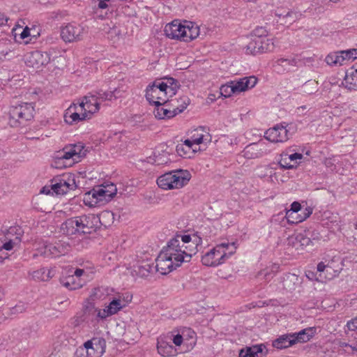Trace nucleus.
Listing matches in <instances>:
<instances>
[{
    "instance_id": "a19ab883",
    "label": "nucleus",
    "mask_w": 357,
    "mask_h": 357,
    "mask_svg": "<svg viewBox=\"0 0 357 357\" xmlns=\"http://www.w3.org/2000/svg\"><path fill=\"white\" fill-rule=\"evenodd\" d=\"M278 266H273L272 268H267L258 272L257 278L262 277L266 282H268L275 275L278 271Z\"/></svg>"
},
{
    "instance_id": "338daca9",
    "label": "nucleus",
    "mask_w": 357,
    "mask_h": 357,
    "mask_svg": "<svg viewBox=\"0 0 357 357\" xmlns=\"http://www.w3.org/2000/svg\"><path fill=\"white\" fill-rule=\"evenodd\" d=\"M9 20L5 15L0 13V27L6 26Z\"/></svg>"
},
{
    "instance_id": "e2e57ef3",
    "label": "nucleus",
    "mask_w": 357,
    "mask_h": 357,
    "mask_svg": "<svg viewBox=\"0 0 357 357\" xmlns=\"http://www.w3.org/2000/svg\"><path fill=\"white\" fill-rule=\"evenodd\" d=\"M183 335L180 334H177L173 338V342L176 346H180L183 342Z\"/></svg>"
},
{
    "instance_id": "dca6fc26",
    "label": "nucleus",
    "mask_w": 357,
    "mask_h": 357,
    "mask_svg": "<svg viewBox=\"0 0 357 357\" xmlns=\"http://www.w3.org/2000/svg\"><path fill=\"white\" fill-rule=\"evenodd\" d=\"M79 107L82 111L84 110L90 119L93 114L97 113L100 110V104L93 92L83 98L79 104Z\"/></svg>"
},
{
    "instance_id": "9b49d317",
    "label": "nucleus",
    "mask_w": 357,
    "mask_h": 357,
    "mask_svg": "<svg viewBox=\"0 0 357 357\" xmlns=\"http://www.w3.org/2000/svg\"><path fill=\"white\" fill-rule=\"evenodd\" d=\"M75 218L80 234H91L96 228L98 222L100 221V218L93 214L83 215Z\"/></svg>"
},
{
    "instance_id": "e433bc0d",
    "label": "nucleus",
    "mask_w": 357,
    "mask_h": 357,
    "mask_svg": "<svg viewBox=\"0 0 357 357\" xmlns=\"http://www.w3.org/2000/svg\"><path fill=\"white\" fill-rule=\"evenodd\" d=\"M317 271L319 272V273H321V275H323V280H331L335 276V271H334L331 266L324 264V262L318 264Z\"/></svg>"
},
{
    "instance_id": "1a4fd4ad",
    "label": "nucleus",
    "mask_w": 357,
    "mask_h": 357,
    "mask_svg": "<svg viewBox=\"0 0 357 357\" xmlns=\"http://www.w3.org/2000/svg\"><path fill=\"white\" fill-rule=\"evenodd\" d=\"M84 33L82 25L70 23L61 27V37L66 43H74L82 40Z\"/></svg>"
},
{
    "instance_id": "7ed1b4c3",
    "label": "nucleus",
    "mask_w": 357,
    "mask_h": 357,
    "mask_svg": "<svg viewBox=\"0 0 357 357\" xmlns=\"http://www.w3.org/2000/svg\"><path fill=\"white\" fill-rule=\"evenodd\" d=\"M191 177L189 171L177 169L159 176L157 179V184L164 190L180 189L188 183Z\"/></svg>"
},
{
    "instance_id": "c03bdc74",
    "label": "nucleus",
    "mask_w": 357,
    "mask_h": 357,
    "mask_svg": "<svg viewBox=\"0 0 357 357\" xmlns=\"http://www.w3.org/2000/svg\"><path fill=\"white\" fill-rule=\"evenodd\" d=\"M275 15L278 17L281 20H284L287 18V16H290L291 19L289 20H285L284 23L291 24L295 22L298 18L297 13H295L291 10L283 11L280 12V10L276 11Z\"/></svg>"
},
{
    "instance_id": "cd10ccee",
    "label": "nucleus",
    "mask_w": 357,
    "mask_h": 357,
    "mask_svg": "<svg viewBox=\"0 0 357 357\" xmlns=\"http://www.w3.org/2000/svg\"><path fill=\"white\" fill-rule=\"evenodd\" d=\"M109 188H112V191H107V187L102 186V188H99L96 190V195L98 200H100V204H104L108 202L111 200V199L116 195V188L114 185H109Z\"/></svg>"
},
{
    "instance_id": "49530a36",
    "label": "nucleus",
    "mask_w": 357,
    "mask_h": 357,
    "mask_svg": "<svg viewBox=\"0 0 357 357\" xmlns=\"http://www.w3.org/2000/svg\"><path fill=\"white\" fill-rule=\"evenodd\" d=\"M50 243H45L42 247L38 248L36 252L33 255V257L36 258L38 256L44 257H53V254L49 251Z\"/></svg>"
},
{
    "instance_id": "f3484780",
    "label": "nucleus",
    "mask_w": 357,
    "mask_h": 357,
    "mask_svg": "<svg viewBox=\"0 0 357 357\" xmlns=\"http://www.w3.org/2000/svg\"><path fill=\"white\" fill-rule=\"evenodd\" d=\"M78 107L79 105L73 103L65 111L63 119L66 123L73 125L81 121L89 119V116L84 112L81 114L77 112Z\"/></svg>"
},
{
    "instance_id": "f257e3e1",
    "label": "nucleus",
    "mask_w": 357,
    "mask_h": 357,
    "mask_svg": "<svg viewBox=\"0 0 357 357\" xmlns=\"http://www.w3.org/2000/svg\"><path fill=\"white\" fill-rule=\"evenodd\" d=\"M182 242L171 239L166 247L163 248L156 259L157 271L162 275L167 274L180 266L183 262L190 261L193 255L197 251V245L201 240H195L192 244L183 248Z\"/></svg>"
},
{
    "instance_id": "f704fd0d",
    "label": "nucleus",
    "mask_w": 357,
    "mask_h": 357,
    "mask_svg": "<svg viewBox=\"0 0 357 357\" xmlns=\"http://www.w3.org/2000/svg\"><path fill=\"white\" fill-rule=\"evenodd\" d=\"M16 243L13 240H9L3 243L0 241V262H3L6 259L8 258V251L12 250Z\"/></svg>"
},
{
    "instance_id": "0e129e2a",
    "label": "nucleus",
    "mask_w": 357,
    "mask_h": 357,
    "mask_svg": "<svg viewBox=\"0 0 357 357\" xmlns=\"http://www.w3.org/2000/svg\"><path fill=\"white\" fill-rule=\"evenodd\" d=\"M344 81L346 88H347L349 91L356 90V85L355 84H352L351 82H349V78L347 77L345 78Z\"/></svg>"
},
{
    "instance_id": "de8ad7c7",
    "label": "nucleus",
    "mask_w": 357,
    "mask_h": 357,
    "mask_svg": "<svg viewBox=\"0 0 357 357\" xmlns=\"http://www.w3.org/2000/svg\"><path fill=\"white\" fill-rule=\"evenodd\" d=\"M285 218L290 224H298L303 222L301 215L293 213L292 211H286Z\"/></svg>"
},
{
    "instance_id": "423d86ee",
    "label": "nucleus",
    "mask_w": 357,
    "mask_h": 357,
    "mask_svg": "<svg viewBox=\"0 0 357 357\" xmlns=\"http://www.w3.org/2000/svg\"><path fill=\"white\" fill-rule=\"evenodd\" d=\"M33 103L23 102L13 106L9 111V123L12 127H16L33 119L34 114Z\"/></svg>"
},
{
    "instance_id": "c756f323",
    "label": "nucleus",
    "mask_w": 357,
    "mask_h": 357,
    "mask_svg": "<svg viewBox=\"0 0 357 357\" xmlns=\"http://www.w3.org/2000/svg\"><path fill=\"white\" fill-rule=\"evenodd\" d=\"M70 246L68 243L59 241L55 243H50L49 251L53 254V257L64 255L70 250Z\"/></svg>"
},
{
    "instance_id": "a878e982",
    "label": "nucleus",
    "mask_w": 357,
    "mask_h": 357,
    "mask_svg": "<svg viewBox=\"0 0 357 357\" xmlns=\"http://www.w3.org/2000/svg\"><path fill=\"white\" fill-rule=\"evenodd\" d=\"M61 231L68 236L80 235L75 218L68 219L61 225Z\"/></svg>"
},
{
    "instance_id": "58836bf2",
    "label": "nucleus",
    "mask_w": 357,
    "mask_h": 357,
    "mask_svg": "<svg viewBox=\"0 0 357 357\" xmlns=\"http://www.w3.org/2000/svg\"><path fill=\"white\" fill-rule=\"evenodd\" d=\"M93 93L95 94L96 97L97 98V100L99 102V104L100 105L102 102L107 101V100H112L113 98H115L114 96V91H102L99 90L97 91H94Z\"/></svg>"
},
{
    "instance_id": "5701e85b",
    "label": "nucleus",
    "mask_w": 357,
    "mask_h": 357,
    "mask_svg": "<svg viewBox=\"0 0 357 357\" xmlns=\"http://www.w3.org/2000/svg\"><path fill=\"white\" fill-rule=\"evenodd\" d=\"M289 243L291 244L296 250L303 249L312 244L311 239L305 234L299 233L295 236L289 238Z\"/></svg>"
},
{
    "instance_id": "37998d69",
    "label": "nucleus",
    "mask_w": 357,
    "mask_h": 357,
    "mask_svg": "<svg viewBox=\"0 0 357 357\" xmlns=\"http://www.w3.org/2000/svg\"><path fill=\"white\" fill-rule=\"evenodd\" d=\"M173 240H178V241L182 242L180 245H182L183 248H185V245L192 244L195 240L197 241L202 238L197 236L196 235H193L192 237L190 235H182V236H176L175 238H172Z\"/></svg>"
},
{
    "instance_id": "f8f14e48",
    "label": "nucleus",
    "mask_w": 357,
    "mask_h": 357,
    "mask_svg": "<svg viewBox=\"0 0 357 357\" xmlns=\"http://www.w3.org/2000/svg\"><path fill=\"white\" fill-rule=\"evenodd\" d=\"M76 187L75 176L72 174H63L52 185V189L57 195L66 194Z\"/></svg>"
},
{
    "instance_id": "f03ea898",
    "label": "nucleus",
    "mask_w": 357,
    "mask_h": 357,
    "mask_svg": "<svg viewBox=\"0 0 357 357\" xmlns=\"http://www.w3.org/2000/svg\"><path fill=\"white\" fill-rule=\"evenodd\" d=\"M236 243L223 242L217 244L213 249L207 252L202 257L203 265L206 266H217L236 252Z\"/></svg>"
},
{
    "instance_id": "473e14b6",
    "label": "nucleus",
    "mask_w": 357,
    "mask_h": 357,
    "mask_svg": "<svg viewBox=\"0 0 357 357\" xmlns=\"http://www.w3.org/2000/svg\"><path fill=\"white\" fill-rule=\"evenodd\" d=\"M301 280L296 274L287 273L284 278L283 286L286 289L292 291L294 290L297 286L301 284Z\"/></svg>"
},
{
    "instance_id": "4be33fe9",
    "label": "nucleus",
    "mask_w": 357,
    "mask_h": 357,
    "mask_svg": "<svg viewBox=\"0 0 357 357\" xmlns=\"http://www.w3.org/2000/svg\"><path fill=\"white\" fill-rule=\"evenodd\" d=\"M62 284L70 290L78 289L84 286L86 283L85 278L77 277L75 275V270L73 274L68 275L61 280Z\"/></svg>"
},
{
    "instance_id": "b1692460",
    "label": "nucleus",
    "mask_w": 357,
    "mask_h": 357,
    "mask_svg": "<svg viewBox=\"0 0 357 357\" xmlns=\"http://www.w3.org/2000/svg\"><path fill=\"white\" fill-rule=\"evenodd\" d=\"M316 333V328L309 327L301 330L298 333H291L294 344L308 342Z\"/></svg>"
},
{
    "instance_id": "8fccbe9b",
    "label": "nucleus",
    "mask_w": 357,
    "mask_h": 357,
    "mask_svg": "<svg viewBox=\"0 0 357 357\" xmlns=\"http://www.w3.org/2000/svg\"><path fill=\"white\" fill-rule=\"evenodd\" d=\"M220 93L225 97H229L232 94L236 93V92H234V85L231 84V82L227 84L221 86Z\"/></svg>"
},
{
    "instance_id": "680f3d73",
    "label": "nucleus",
    "mask_w": 357,
    "mask_h": 357,
    "mask_svg": "<svg viewBox=\"0 0 357 357\" xmlns=\"http://www.w3.org/2000/svg\"><path fill=\"white\" fill-rule=\"evenodd\" d=\"M312 213V208L310 207H307L304 209V211L302 212L301 218L303 219V221L305 220Z\"/></svg>"
},
{
    "instance_id": "774afa93",
    "label": "nucleus",
    "mask_w": 357,
    "mask_h": 357,
    "mask_svg": "<svg viewBox=\"0 0 357 357\" xmlns=\"http://www.w3.org/2000/svg\"><path fill=\"white\" fill-rule=\"evenodd\" d=\"M98 3L97 6L100 9H106L109 7V3L103 0L96 1Z\"/></svg>"
},
{
    "instance_id": "6e6d98bb",
    "label": "nucleus",
    "mask_w": 357,
    "mask_h": 357,
    "mask_svg": "<svg viewBox=\"0 0 357 357\" xmlns=\"http://www.w3.org/2000/svg\"><path fill=\"white\" fill-rule=\"evenodd\" d=\"M305 276L310 280H316L318 282H324L323 280V275H321V273H319V276H317V273L307 271L305 272Z\"/></svg>"
},
{
    "instance_id": "bf43d9fd",
    "label": "nucleus",
    "mask_w": 357,
    "mask_h": 357,
    "mask_svg": "<svg viewBox=\"0 0 357 357\" xmlns=\"http://www.w3.org/2000/svg\"><path fill=\"white\" fill-rule=\"evenodd\" d=\"M60 158L65 160L73 158L74 160H77L75 156V153L68 152V150H66L65 149H63V154L60 156Z\"/></svg>"
},
{
    "instance_id": "0eeeda50",
    "label": "nucleus",
    "mask_w": 357,
    "mask_h": 357,
    "mask_svg": "<svg viewBox=\"0 0 357 357\" xmlns=\"http://www.w3.org/2000/svg\"><path fill=\"white\" fill-rule=\"evenodd\" d=\"M132 295L129 294H118L109 302V305L100 311L98 316L101 320L118 313L125 307L132 300Z\"/></svg>"
},
{
    "instance_id": "864d4df0",
    "label": "nucleus",
    "mask_w": 357,
    "mask_h": 357,
    "mask_svg": "<svg viewBox=\"0 0 357 357\" xmlns=\"http://www.w3.org/2000/svg\"><path fill=\"white\" fill-rule=\"evenodd\" d=\"M122 35L121 31L120 29L116 26H114L112 28L110 29V30L108 31V36L109 38H110L111 40H116L119 39L120 36Z\"/></svg>"
},
{
    "instance_id": "a211bd4d",
    "label": "nucleus",
    "mask_w": 357,
    "mask_h": 357,
    "mask_svg": "<svg viewBox=\"0 0 357 357\" xmlns=\"http://www.w3.org/2000/svg\"><path fill=\"white\" fill-rule=\"evenodd\" d=\"M301 153H292L287 154L282 153L280 155V159L279 160V165L281 168L285 169H291L296 168L297 165L301 162V160L303 158Z\"/></svg>"
},
{
    "instance_id": "ddd939ff",
    "label": "nucleus",
    "mask_w": 357,
    "mask_h": 357,
    "mask_svg": "<svg viewBox=\"0 0 357 357\" xmlns=\"http://www.w3.org/2000/svg\"><path fill=\"white\" fill-rule=\"evenodd\" d=\"M101 292L102 289L100 288L94 289L90 297L84 301L83 311L85 316L91 317L96 320H101L98 313L102 311V309L96 307L93 303L94 299L100 298V294Z\"/></svg>"
},
{
    "instance_id": "bb28decb",
    "label": "nucleus",
    "mask_w": 357,
    "mask_h": 357,
    "mask_svg": "<svg viewBox=\"0 0 357 357\" xmlns=\"http://www.w3.org/2000/svg\"><path fill=\"white\" fill-rule=\"evenodd\" d=\"M191 138L196 145L201 144H206L211 142V136L202 127L195 129Z\"/></svg>"
},
{
    "instance_id": "7c9ffc66",
    "label": "nucleus",
    "mask_w": 357,
    "mask_h": 357,
    "mask_svg": "<svg viewBox=\"0 0 357 357\" xmlns=\"http://www.w3.org/2000/svg\"><path fill=\"white\" fill-rule=\"evenodd\" d=\"M157 349L158 353L163 357L173 356L176 353V350L172 344L162 340H158Z\"/></svg>"
},
{
    "instance_id": "20e7f679",
    "label": "nucleus",
    "mask_w": 357,
    "mask_h": 357,
    "mask_svg": "<svg viewBox=\"0 0 357 357\" xmlns=\"http://www.w3.org/2000/svg\"><path fill=\"white\" fill-rule=\"evenodd\" d=\"M180 101L181 104L179 106L176 105L175 100L169 99L155 105L153 111L155 116L159 119H170L181 113L189 105L190 99L188 96H183Z\"/></svg>"
},
{
    "instance_id": "72a5a7b5",
    "label": "nucleus",
    "mask_w": 357,
    "mask_h": 357,
    "mask_svg": "<svg viewBox=\"0 0 357 357\" xmlns=\"http://www.w3.org/2000/svg\"><path fill=\"white\" fill-rule=\"evenodd\" d=\"M262 346L255 345L241 349L239 352V357H262Z\"/></svg>"
},
{
    "instance_id": "393cba45",
    "label": "nucleus",
    "mask_w": 357,
    "mask_h": 357,
    "mask_svg": "<svg viewBox=\"0 0 357 357\" xmlns=\"http://www.w3.org/2000/svg\"><path fill=\"white\" fill-rule=\"evenodd\" d=\"M255 36L250 40L248 44L245 47L246 54H256L261 53L260 47V36H257V32L261 33L263 34L266 32L263 29H259L255 30Z\"/></svg>"
},
{
    "instance_id": "6ab92c4d",
    "label": "nucleus",
    "mask_w": 357,
    "mask_h": 357,
    "mask_svg": "<svg viewBox=\"0 0 357 357\" xmlns=\"http://www.w3.org/2000/svg\"><path fill=\"white\" fill-rule=\"evenodd\" d=\"M181 33L184 32L180 38V40L190 42L197 38L199 35V27L192 22H184Z\"/></svg>"
},
{
    "instance_id": "2f4dec72",
    "label": "nucleus",
    "mask_w": 357,
    "mask_h": 357,
    "mask_svg": "<svg viewBox=\"0 0 357 357\" xmlns=\"http://www.w3.org/2000/svg\"><path fill=\"white\" fill-rule=\"evenodd\" d=\"M294 344L291 333H288L280 336L273 341V346L277 349H285Z\"/></svg>"
},
{
    "instance_id": "c9c22d12",
    "label": "nucleus",
    "mask_w": 357,
    "mask_h": 357,
    "mask_svg": "<svg viewBox=\"0 0 357 357\" xmlns=\"http://www.w3.org/2000/svg\"><path fill=\"white\" fill-rule=\"evenodd\" d=\"M96 273V269L93 266H84L82 268H76L75 269V275L77 277H82V278H85V282L90 280L94 273Z\"/></svg>"
},
{
    "instance_id": "412c9836",
    "label": "nucleus",
    "mask_w": 357,
    "mask_h": 357,
    "mask_svg": "<svg viewBox=\"0 0 357 357\" xmlns=\"http://www.w3.org/2000/svg\"><path fill=\"white\" fill-rule=\"evenodd\" d=\"M183 25V23H181L178 20H175L171 23L166 24L164 30L166 36L171 39L180 40L181 36L184 34V32L181 33Z\"/></svg>"
},
{
    "instance_id": "69168bd1",
    "label": "nucleus",
    "mask_w": 357,
    "mask_h": 357,
    "mask_svg": "<svg viewBox=\"0 0 357 357\" xmlns=\"http://www.w3.org/2000/svg\"><path fill=\"white\" fill-rule=\"evenodd\" d=\"M31 36L30 29L29 27L26 26L22 32L20 33V38L22 39H25Z\"/></svg>"
},
{
    "instance_id": "c85d7f7f",
    "label": "nucleus",
    "mask_w": 357,
    "mask_h": 357,
    "mask_svg": "<svg viewBox=\"0 0 357 357\" xmlns=\"http://www.w3.org/2000/svg\"><path fill=\"white\" fill-rule=\"evenodd\" d=\"M194 144H195L192 138L190 139H185L183 143L176 146V152L182 157L190 158V154L196 151V149L192 147Z\"/></svg>"
},
{
    "instance_id": "603ef678",
    "label": "nucleus",
    "mask_w": 357,
    "mask_h": 357,
    "mask_svg": "<svg viewBox=\"0 0 357 357\" xmlns=\"http://www.w3.org/2000/svg\"><path fill=\"white\" fill-rule=\"evenodd\" d=\"M73 151L75 152V156L77 159L84 156L85 155L84 146L82 143L79 142L75 144H73Z\"/></svg>"
},
{
    "instance_id": "3c124183",
    "label": "nucleus",
    "mask_w": 357,
    "mask_h": 357,
    "mask_svg": "<svg viewBox=\"0 0 357 357\" xmlns=\"http://www.w3.org/2000/svg\"><path fill=\"white\" fill-rule=\"evenodd\" d=\"M317 82L315 81H308L303 85V91L312 94L317 91Z\"/></svg>"
},
{
    "instance_id": "09e8293b",
    "label": "nucleus",
    "mask_w": 357,
    "mask_h": 357,
    "mask_svg": "<svg viewBox=\"0 0 357 357\" xmlns=\"http://www.w3.org/2000/svg\"><path fill=\"white\" fill-rule=\"evenodd\" d=\"M257 145L256 144H250L246 146L243 153L244 155L247 158H257L259 156V153L254 151H258Z\"/></svg>"
},
{
    "instance_id": "4468645a",
    "label": "nucleus",
    "mask_w": 357,
    "mask_h": 357,
    "mask_svg": "<svg viewBox=\"0 0 357 357\" xmlns=\"http://www.w3.org/2000/svg\"><path fill=\"white\" fill-rule=\"evenodd\" d=\"M50 61V55L45 52L33 51L25 56V63L27 66L39 68L47 65Z\"/></svg>"
},
{
    "instance_id": "13d9d810",
    "label": "nucleus",
    "mask_w": 357,
    "mask_h": 357,
    "mask_svg": "<svg viewBox=\"0 0 357 357\" xmlns=\"http://www.w3.org/2000/svg\"><path fill=\"white\" fill-rule=\"evenodd\" d=\"M347 327L349 331H357V316L347 323Z\"/></svg>"
},
{
    "instance_id": "9d476101",
    "label": "nucleus",
    "mask_w": 357,
    "mask_h": 357,
    "mask_svg": "<svg viewBox=\"0 0 357 357\" xmlns=\"http://www.w3.org/2000/svg\"><path fill=\"white\" fill-rule=\"evenodd\" d=\"M289 129L282 124L269 128L264 134V137L267 140L274 143L284 142L289 139Z\"/></svg>"
},
{
    "instance_id": "2eb2a0df",
    "label": "nucleus",
    "mask_w": 357,
    "mask_h": 357,
    "mask_svg": "<svg viewBox=\"0 0 357 357\" xmlns=\"http://www.w3.org/2000/svg\"><path fill=\"white\" fill-rule=\"evenodd\" d=\"M151 265L147 261H136L128 264L126 267V275H130L132 277L144 278L149 275L151 270Z\"/></svg>"
},
{
    "instance_id": "79ce46f5",
    "label": "nucleus",
    "mask_w": 357,
    "mask_h": 357,
    "mask_svg": "<svg viewBox=\"0 0 357 357\" xmlns=\"http://www.w3.org/2000/svg\"><path fill=\"white\" fill-rule=\"evenodd\" d=\"M260 47L261 53L273 51L275 47L273 40L272 38L260 36Z\"/></svg>"
},
{
    "instance_id": "ea45409f",
    "label": "nucleus",
    "mask_w": 357,
    "mask_h": 357,
    "mask_svg": "<svg viewBox=\"0 0 357 357\" xmlns=\"http://www.w3.org/2000/svg\"><path fill=\"white\" fill-rule=\"evenodd\" d=\"M341 60L340 51L331 52L325 59L326 62L330 66H342Z\"/></svg>"
},
{
    "instance_id": "5fc2aeb1",
    "label": "nucleus",
    "mask_w": 357,
    "mask_h": 357,
    "mask_svg": "<svg viewBox=\"0 0 357 357\" xmlns=\"http://www.w3.org/2000/svg\"><path fill=\"white\" fill-rule=\"evenodd\" d=\"M277 65L281 66L282 67H287L290 66H295L296 61L295 59H280L276 61Z\"/></svg>"
},
{
    "instance_id": "aec40b11",
    "label": "nucleus",
    "mask_w": 357,
    "mask_h": 357,
    "mask_svg": "<svg viewBox=\"0 0 357 357\" xmlns=\"http://www.w3.org/2000/svg\"><path fill=\"white\" fill-rule=\"evenodd\" d=\"M257 82V78L255 76L245 77L238 81H232L231 84L234 85V92L239 93L245 91L254 87Z\"/></svg>"
},
{
    "instance_id": "052dcab7",
    "label": "nucleus",
    "mask_w": 357,
    "mask_h": 357,
    "mask_svg": "<svg viewBox=\"0 0 357 357\" xmlns=\"http://www.w3.org/2000/svg\"><path fill=\"white\" fill-rule=\"evenodd\" d=\"M301 210V204L298 202H294L291 205V208L287 211H292L293 213H297Z\"/></svg>"
},
{
    "instance_id": "6e6552de",
    "label": "nucleus",
    "mask_w": 357,
    "mask_h": 357,
    "mask_svg": "<svg viewBox=\"0 0 357 357\" xmlns=\"http://www.w3.org/2000/svg\"><path fill=\"white\" fill-rule=\"evenodd\" d=\"M106 342L102 337H93L84 344L79 351H85L86 357H101L105 351Z\"/></svg>"
},
{
    "instance_id": "39448f33",
    "label": "nucleus",
    "mask_w": 357,
    "mask_h": 357,
    "mask_svg": "<svg viewBox=\"0 0 357 357\" xmlns=\"http://www.w3.org/2000/svg\"><path fill=\"white\" fill-rule=\"evenodd\" d=\"M169 94H175L173 88L166 83L160 81H155L151 85H149L146 90V98L149 103L158 105L167 100V97Z\"/></svg>"
},
{
    "instance_id": "a18cd8bd",
    "label": "nucleus",
    "mask_w": 357,
    "mask_h": 357,
    "mask_svg": "<svg viewBox=\"0 0 357 357\" xmlns=\"http://www.w3.org/2000/svg\"><path fill=\"white\" fill-rule=\"evenodd\" d=\"M49 274L50 271L48 272V273H46V269L44 268H42L38 271H33L31 273H30L31 278L33 280L38 281L48 280L50 278Z\"/></svg>"
},
{
    "instance_id": "4d7b16f0",
    "label": "nucleus",
    "mask_w": 357,
    "mask_h": 357,
    "mask_svg": "<svg viewBox=\"0 0 357 357\" xmlns=\"http://www.w3.org/2000/svg\"><path fill=\"white\" fill-rule=\"evenodd\" d=\"M345 56H347V60L354 61L357 59V49H351L345 50Z\"/></svg>"
},
{
    "instance_id": "4c0bfd02",
    "label": "nucleus",
    "mask_w": 357,
    "mask_h": 357,
    "mask_svg": "<svg viewBox=\"0 0 357 357\" xmlns=\"http://www.w3.org/2000/svg\"><path fill=\"white\" fill-rule=\"evenodd\" d=\"M96 193V189H93V190L89 191L84 195L83 202L85 205L89 206L90 207H94L99 204H101Z\"/></svg>"
}]
</instances>
